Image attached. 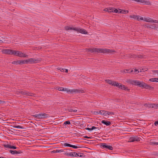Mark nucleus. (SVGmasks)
<instances>
[{
    "label": "nucleus",
    "mask_w": 158,
    "mask_h": 158,
    "mask_svg": "<svg viewBox=\"0 0 158 158\" xmlns=\"http://www.w3.org/2000/svg\"><path fill=\"white\" fill-rule=\"evenodd\" d=\"M102 123L106 125V126H108L111 124V122L107 120H103L102 121Z\"/></svg>",
    "instance_id": "a211bd4d"
},
{
    "label": "nucleus",
    "mask_w": 158,
    "mask_h": 158,
    "mask_svg": "<svg viewBox=\"0 0 158 158\" xmlns=\"http://www.w3.org/2000/svg\"><path fill=\"white\" fill-rule=\"evenodd\" d=\"M71 147L73 148H81V147H78L77 146L72 145Z\"/></svg>",
    "instance_id": "a18cd8bd"
},
{
    "label": "nucleus",
    "mask_w": 158,
    "mask_h": 158,
    "mask_svg": "<svg viewBox=\"0 0 158 158\" xmlns=\"http://www.w3.org/2000/svg\"><path fill=\"white\" fill-rule=\"evenodd\" d=\"M104 112V110H101L99 112V114H100L101 115H102L103 113Z\"/></svg>",
    "instance_id": "49530a36"
},
{
    "label": "nucleus",
    "mask_w": 158,
    "mask_h": 158,
    "mask_svg": "<svg viewBox=\"0 0 158 158\" xmlns=\"http://www.w3.org/2000/svg\"><path fill=\"white\" fill-rule=\"evenodd\" d=\"M11 53H10V54L13 55H16L17 56L18 51H16L15 50H12V51H11Z\"/></svg>",
    "instance_id": "cd10ccee"
},
{
    "label": "nucleus",
    "mask_w": 158,
    "mask_h": 158,
    "mask_svg": "<svg viewBox=\"0 0 158 158\" xmlns=\"http://www.w3.org/2000/svg\"><path fill=\"white\" fill-rule=\"evenodd\" d=\"M11 51H12V50L8 49H5L3 50L2 52L3 53L5 54H10V53H11Z\"/></svg>",
    "instance_id": "2eb2a0df"
},
{
    "label": "nucleus",
    "mask_w": 158,
    "mask_h": 158,
    "mask_svg": "<svg viewBox=\"0 0 158 158\" xmlns=\"http://www.w3.org/2000/svg\"><path fill=\"white\" fill-rule=\"evenodd\" d=\"M147 70H148V69H147V68H146V69H145L144 70L143 69H142V70H143V71H147Z\"/></svg>",
    "instance_id": "774afa93"
},
{
    "label": "nucleus",
    "mask_w": 158,
    "mask_h": 158,
    "mask_svg": "<svg viewBox=\"0 0 158 158\" xmlns=\"http://www.w3.org/2000/svg\"><path fill=\"white\" fill-rule=\"evenodd\" d=\"M104 11L108 12V8H106L104 9Z\"/></svg>",
    "instance_id": "4d7b16f0"
},
{
    "label": "nucleus",
    "mask_w": 158,
    "mask_h": 158,
    "mask_svg": "<svg viewBox=\"0 0 158 158\" xmlns=\"http://www.w3.org/2000/svg\"><path fill=\"white\" fill-rule=\"evenodd\" d=\"M68 111H69V112H76L77 111V110H73L71 108H70V109H69L68 110Z\"/></svg>",
    "instance_id": "72a5a7b5"
},
{
    "label": "nucleus",
    "mask_w": 158,
    "mask_h": 158,
    "mask_svg": "<svg viewBox=\"0 0 158 158\" xmlns=\"http://www.w3.org/2000/svg\"><path fill=\"white\" fill-rule=\"evenodd\" d=\"M158 26L157 25H156L155 24H151L150 25V28H152V29H155L156 28V26Z\"/></svg>",
    "instance_id": "b1692460"
},
{
    "label": "nucleus",
    "mask_w": 158,
    "mask_h": 158,
    "mask_svg": "<svg viewBox=\"0 0 158 158\" xmlns=\"http://www.w3.org/2000/svg\"><path fill=\"white\" fill-rule=\"evenodd\" d=\"M155 125H158V121H156L155 123Z\"/></svg>",
    "instance_id": "052dcab7"
},
{
    "label": "nucleus",
    "mask_w": 158,
    "mask_h": 158,
    "mask_svg": "<svg viewBox=\"0 0 158 158\" xmlns=\"http://www.w3.org/2000/svg\"><path fill=\"white\" fill-rule=\"evenodd\" d=\"M84 138H86V139H89V138H90V137H89L87 136H84Z\"/></svg>",
    "instance_id": "69168bd1"
},
{
    "label": "nucleus",
    "mask_w": 158,
    "mask_h": 158,
    "mask_svg": "<svg viewBox=\"0 0 158 158\" xmlns=\"http://www.w3.org/2000/svg\"><path fill=\"white\" fill-rule=\"evenodd\" d=\"M78 154H81V153H77L75 152H71L70 153L65 152L64 153V155L67 156H75L77 157L78 156Z\"/></svg>",
    "instance_id": "6e6552de"
},
{
    "label": "nucleus",
    "mask_w": 158,
    "mask_h": 158,
    "mask_svg": "<svg viewBox=\"0 0 158 158\" xmlns=\"http://www.w3.org/2000/svg\"><path fill=\"white\" fill-rule=\"evenodd\" d=\"M75 123L77 124H80V122L78 121L75 122Z\"/></svg>",
    "instance_id": "bf43d9fd"
},
{
    "label": "nucleus",
    "mask_w": 158,
    "mask_h": 158,
    "mask_svg": "<svg viewBox=\"0 0 158 158\" xmlns=\"http://www.w3.org/2000/svg\"><path fill=\"white\" fill-rule=\"evenodd\" d=\"M60 152L59 150H53L51 152L52 153H57Z\"/></svg>",
    "instance_id": "79ce46f5"
},
{
    "label": "nucleus",
    "mask_w": 158,
    "mask_h": 158,
    "mask_svg": "<svg viewBox=\"0 0 158 158\" xmlns=\"http://www.w3.org/2000/svg\"><path fill=\"white\" fill-rule=\"evenodd\" d=\"M32 58H31L28 59L27 60H23V61L24 62V64H27V63H30V64L32 63Z\"/></svg>",
    "instance_id": "6ab92c4d"
},
{
    "label": "nucleus",
    "mask_w": 158,
    "mask_h": 158,
    "mask_svg": "<svg viewBox=\"0 0 158 158\" xmlns=\"http://www.w3.org/2000/svg\"><path fill=\"white\" fill-rule=\"evenodd\" d=\"M34 117L37 118L39 119H44L47 118L49 117V115L45 113H43L41 114H35L33 115Z\"/></svg>",
    "instance_id": "f03ea898"
},
{
    "label": "nucleus",
    "mask_w": 158,
    "mask_h": 158,
    "mask_svg": "<svg viewBox=\"0 0 158 158\" xmlns=\"http://www.w3.org/2000/svg\"><path fill=\"white\" fill-rule=\"evenodd\" d=\"M109 114L108 115H109L110 114H112V115H114V113L112 112H109L108 113Z\"/></svg>",
    "instance_id": "3c124183"
},
{
    "label": "nucleus",
    "mask_w": 158,
    "mask_h": 158,
    "mask_svg": "<svg viewBox=\"0 0 158 158\" xmlns=\"http://www.w3.org/2000/svg\"><path fill=\"white\" fill-rule=\"evenodd\" d=\"M64 146L65 147H71L72 145H71L69 143H64L63 144Z\"/></svg>",
    "instance_id": "473e14b6"
},
{
    "label": "nucleus",
    "mask_w": 158,
    "mask_h": 158,
    "mask_svg": "<svg viewBox=\"0 0 158 158\" xmlns=\"http://www.w3.org/2000/svg\"><path fill=\"white\" fill-rule=\"evenodd\" d=\"M32 63H37L39 61V60L37 59H35L34 58H32Z\"/></svg>",
    "instance_id": "e433bc0d"
},
{
    "label": "nucleus",
    "mask_w": 158,
    "mask_h": 158,
    "mask_svg": "<svg viewBox=\"0 0 158 158\" xmlns=\"http://www.w3.org/2000/svg\"><path fill=\"white\" fill-rule=\"evenodd\" d=\"M64 124L65 125L68 124L69 125L70 124V123L69 121H67L64 122Z\"/></svg>",
    "instance_id": "ea45409f"
},
{
    "label": "nucleus",
    "mask_w": 158,
    "mask_h": 158,
    "mask_svg": "<svg viewBox=\"0 0 158 158\" xmlns=\"http://www.w3.org/2000/svg\"><path fill=\"white\" fill-rule=\"evenodd\" d=\"M150 144L152 145H158V142H151Z\"/></svg>",
    "instance_id": "c9c22d12"
},
{
    "label": "nucleus",
    "mask_w": 158,
    "mask_h": 158,
    "mask_svg": "<svg viewBox=\"0 0 158 158\" xmlns=\"http://www.w3.org/2000/svg\"><path fill=\"white\" fill-rule=\"evenodd\" d=\"M80 126L81 127H83L84 126L83 124L82 123H80Z\"/></svg>",
    "instance_id": "13d9d810"
},
{
    "label": "nucleus",
    "mask_w": 158,
    "mask_h": 158,
    "mask_svg": "<svg viewBox=\"0 0 158 158\" xmlns=\"http://www.w3.org/2000/svg\"><path fill=\"white\" fill-rule=\"evenodd\" d=\"M123 88L122 89H123L124 90H129V89H127V87H126L125 85H123L122 86Z\"/></svg>",
    "instance_id": "4c0bfd02"
},
{
    "label": "nucleus",
    "mask_w": 158,
    "mask_h": 158,
    "mask_svg": "<svg viewBox=\"0 0 158 158\" xmlns=\"http://www.w3.org/2000/svg\"><path fill=\"white\" fill-rule=\"evenodd\" d=\"M82 154L83 153H81V154H78V156L82 157L83 156V155H82Z\"/></svg>",
    "instance_id": "6e6d98bb"
},
{
    "label": "nucleus",
    "mask_w": 158,
    "mask_h": 158,
    "mask_svg": "<svg viewBox=\"0 0 158 158\" xmlns=\"http://www.w3.org/2000/svg\"><path fill=\"white\" fill-rule=\"evenodd\" d=\"M131 58H136L138 57L139 58H143V56L141 55H131V56H130Z\"/></svg>",
    "instance_id": "412c9836"
},
{
    "label": "nucleus",
    "mask_w": 158,
    "mask_h": 158,
    "mask_svg": "<svg viewBox=\"0 0 158 158\" xmlns=\"http://www.w3.org/2000/svg\"><path fill=\"white\" fill-rule=\"evenodd\" d=\"M139 17H140V16H138V19H137V20L138 21H140V20H144V19H143V18L142 17H140V18H139Z\"/></svg>",
    "instance_id": "37998d69"
},
{
    "label": "nucleus",
    "mask_w": 158,
    "mask_h": 158,
    "mask_svg": "<svg viewBox=\"0 0 158 158\" xmlns=\"http://www.w3.org/2000/svg\"><path fill=\"white\" fill-rule=\"evenodd\" d=\"M141 139V138L137 136H133L129 138V142H133L135 141H140Z\"/></svg>",
    "instance_id": "423d86ee"
},
{
    "label": "nucleus",
    "mask_w": 158,
    "mask_h": 158,
    "mask_svg": "<svg viewBox=\"0 0 158 158\" xmlns=\"http://www.w3.org/2000/svg\"><path fill=\"white\" fill-rule=\"evenodd\" d=\"M12 63L13 64L17 65L18 64H24V62L23 60H19L14 61L12 62Z\"/></svg>",
    "instance_id": "9b49d317"
},
{
    "label": "nucleus",
    "mask_w": 158,
    "mask_h": 158,
    "mask_svg": "<svg viewBox=\"0 0 158 158\" xmlns=\"http://www.w3.org/2000/svg\"><path fill=\"white\" fill-rule=\"evenodd\" d=\"M92 113H94V114H96V115L99 114V112L96 111H93V112H92Z\"/></svg>",
    "instance_id": "8fccbe9b"
},
{
    "label": "nucleus",
    "mask_w": 158,
    "mask_h": 158,
    "mask_svg": "<svg viewBox=\"0 0 158 158\" xmlns=\"http://www.w3.org/2000/svg\"><path fill=\"white\" fill-rule=\"evenodd\" d=\"M17 56L20 57H26L28 56V55H26L25 54L22 53L21 52L18 51Z\"/></svg>",
    "instance_id": "ddd939ff"
},
{
    "label": "nucleus",
    "mask_w": 158,
    "mask_h": 158,
    "mask_svg": "<svg viewBox=\"0 0 158 158\" xmlns=\"http://www.w3.org/2000/svg\"><path fill=\"white\" fill-rule=\"evenodd\" d=\"M119 9H118V10L117 9H115L114 8H113V9L114 10L113 12H115L116 13H120L119 12L120 10H119Z\"/></svg>",
    "instance_id": "2f4dec72"
},
{
    "label": "nucleus",
    "mask_w": 158,
    "mask_h": 158,
    "mask_svg": "<svg viewBox=\"0 0 158 158\" xmlns=\"http://www.w3.org/2000/svg\"><path fill=\"white\" fill-rule=\"evenodd\" d=\"M145 106H147L149 108H153L156 109V104H145Z\"/></svg>",
    "instance_id": "dca6fc26"
},
{
    "label": "nucleus",
    "mask_w": 158,
    "mask_h": 158,
    "mask_svg": "<svg viewBox=\"0 0 158 158\" xmlns=\"http://www.w3.org/2000/svg\"><path fill=\"white\" fill-rule=\"evenodd\" d=\"M64 91H66L68 93L70 92L71 94H78L83 93V90L79 89H64Z\"/></svg>",
    "instance_id": "20e7f679"
},
{
    "label": "nucleus",
    "mask_w": 158,
    "mask_h": 158,
    "mask_svg": "<svg viewBox=\"0 0 158 158\" xmlns=\"http://www.w3.org/2000/svg\"><path fill=\"white\" fill-rule=\"evenodd\" d=\"M133 72V70H130H130H129V73H131Z\"/></svg>",
    "instance_id": "e2e57ef3"
},
{
    "label": "nucleus",
    "mask_w": 158,
    "mask_h": 158,
    "mask_svg": "<svg viewBox=\"0 0 158 158\" xmlns=\"http://www.w3.org/2000/svg\"><path fill=\"white\" fill-rule=\"evenodd\" d=\"M157 78H153L149 79V81L151 82H157Z\"/></svg>",
    "instance_id": "a878e982"
},
{
    "label": "nucleus",
    "mask_w": 158,
    "mask_h": 158,
    "mask_svg": "<svg viewBox=\"0 0 158 158\" xmlns=\"http://www.w3.org/2000/svg\"><path fill=\"white\" fill-rule=\"evenodd\" d=\"M125 70V73H129V70H130V69H126Z\"/></svg>",
    "instance_id": "864d4df0"
},
{
    "label": "nucleus",
    "mask_w": 158,
    "mask_h": 158,
    "mask_svg": "<svg viewBox=\"0 0 158 158\" xmlns=\"http://www.w3.org/2000/svg\"><path fill=\"white\" fill-rule=\"evenodd\" d=\"M151 24L150 23H146L145 25V26L147 28H150Z\"/></svg>",
    "instance_id": "a19ab883"
},
{
    "label": "nucleus",
    "mask_w": 158,
    "mask_h": 158,
    "mask_svg": "<svg viewBox=\"0 0 158 158\" xmlns=\"http://www.w3.org/2000/svg\"><path fill=\"white\" fill-rule=\"evenodd\" d=\"M12 127L13 128H21V129H23L24 128V127H22L20 126H19V125H18V126L14 125V126H12Z\"/></svg>",
    "instance_id": "c756f323"
},
{
    "label": "nucleus",
    "mask_w": 158,
    "mask_h": 158,
    "mask_svg": "<svg viewBox=\"0 0 158 158\" xmlns=\"http://www.w3.org/2000/svg\"><path fill=\"white\" fill-rule=\"evenodd\" d=\"M59 70H60V71L62 72H64V69H58Z\"/></svg>",
    "instance_id": "5fc2aeb1"
},
{
    "label": "nucleus",
    "mask_w": 158,
    "mask_h": 158,
    "mask_svg": "<svg viewBox=\"0 0 158 158\" xmlns=\"http://www.w3.org/2000/svg\"><path fill=\"white\" fill-rule=\"evenodd\" d=\"M152 23H158V21L157 20H152Z\"/></svg>",
    "instance_id": "603ef678"
},
{
    "label": "nucleus",
    "mask_w": 158,
    "mask_h": 158,
    "mask_svg": "<svg viewBox=\"0 0 158 158\" xmlns=\"http://www.w3.org/2000/svg\"><path fill=\"white\" fill-rule=\"evenodd\" d=\"M97 127H94V126H93L91 128H89L88 127H86L85 128V129L89 131H92L94 129H97Z\"/></svg>",
    "instance_id": "bb28decb"
},
{
    "label": "nucleus",
    "mask_w": 158,
    "mask_h": 158,
    "mask_svg": "<svg viewBox=\"0 0 158 158\" xmlns=\"http://www.w3.org/2000/svg\"><path fill=\"white\" fill-rule=\"evenodd\" d=\"M138 16L136 15H130L129 17L131 18H133L134 19L137 20L138 19Z\"/></svg>",
    "instance_id": "393cba45"
},
{
    "label": "nucleus",
    "mask_w": 158,
    "mask_h": 158,
    "mask_svg": "<svg viewBox=\"0 0 158 158\" xmlns=\"http://www.w3.org/2000/svg\"><path fill=\"white\" fill-rule=\"evenodd\" d=\"M100 147L103 149H105L106 150H113V147L110 145H109L107 143H102L100 144Z\"/></svg>",
    "instance_id": "39448f33"
},
{
    "label": "nucleus",
    "mask_w": 158,
    "mask_h": 158,
    "mask_svg": "<svg viewBox=\"0 0 158 158\" xmlns=\"http://www.w3.org/2000/svg\"><path fill=\"white\" fill-rule=\"evenodd\" d=\"M129 82L131 84L139 86L140 87V86H141L142 84V82H139L137 80H131Z\"/></svg>",
    "instance_id": "0eeeda50"
},
{
    "label": "nucleus",
    "mask_w": 158,
    "mask_h": 158,
    "mask_svg": "<svg viewBox=\"0 0 158 158\" xmlns=\"http://www.w3.org/2000/svg\"><path fill=\"white\" fill-rule=\"evenodd\" d=\"M144 20L146 22L152 23V19L150 18H144Z\"/></svg>",
    "instance_id": "5701e85b"
},
{
    "label": "nucleus",
    "mask_w": 158,
    "mask_h": 158,
    "mask_svg": "<svg viewBox=\"0 0 158 158\" xmlns=\"http://www.w3.org/2000/svg\"><path fill=\"white\" fill-rule=\"evenodd\" d=\"M156 109L158 108V104H156Z\"/></svg>",
    "instance_id": "338daca9"
},
{
    "label": "nucleus",
    "mask_w": 158,
    "mask_h": 158,
    "mask_svg": "<svg viewBox=\"0 0 158 158\" xmlns=\"http://www.w3.org/2000/svg\"><path fill=\"white\" fill-rule=\"evenodd\" d=\"M113 9V8H111L108 9V12H113L114 11Z\"/></svg>",
    "instance_id": "c03bdc74"
},
{
    "label": "nucleus",
    "mask_w": 158,
    "mask_h": 158,
    "mask_svg": "<svg viewBox=\"0 0 158 158\" xmlns=\"http://www.w3.org/2000/svg\"><path fill=\"white\" fill-rule=\"evenodd\" d=\"M19 92L22 95H25L27 96H32V94L26 91H20Z\"/></svg>",
    "instance_id": "f8f14e48"
},
{
    "label": "nucleus",
    "mask_w": 158,
    "mask_h": 158,
    "mask_svg": "<svg viewBox=\"0 0 158 158\" xmlns=\"http://www.w3.org/2000/svg\"><path fill=\"white\" fill-rule=\"evenodd\" d=\"M123 85H122L120 83V84L118 86V88H119L120 89H122L123 88H122Z\"/></svg>",
    "instance_id": "09e8293b"
},
{
    "label": "nucleus",
    "mask_w": 158,
    "mask_h": 158,
    "mask_svg": "<svg viewBox=\"0 0 158 158\" xmlns=\"http://www.w3.org/2000/svg\"><path fill=\"white\" fill-rule=\"evenodd\" d=\"M58 89L59 91H64V88L59 87Z\"/></svg>",
    "instance_id": "58836bf2"
},
{
    "label": "nucleus",
    "mask_w": 158,
    "mask_h": 158,
    "mask_svg": "<svg viewBox=\"0 0 158 158\" xmlns=\"http://www.w3.org/2000/svg\"><path fill=\"white\" fill-rule=\"evenodd\" d=\"M152 71L153 73H158V70H152Z\"/></svg>",
    "instance_id": "de8ad7c7"
},
{
    "label": "nucleus",
    "mask_w": 158,
    "mask_h": 158,
    "mask_svg": "<svg viewBox=\"0 0 158 158\" xmlns=\"http://www.w3.org/2000/svg\"><path fill=\"white\" fill-rule=\"evenodd\" d=\"M3 146L4 147L6 148H12L13 149H16L17 147L15 146H11L9 144H4Z\"/></svg>",
    "instance_id": "f3484780"
},
{
    "label": "nucleus",
    "mask_w": 158,
    "mask_h": 158,
    "mask_svg": "<svg viewBox=\"0 0 158 158\" xmlns=\"http://www.w3.org/2000/svg\"><path fill=\"white\" fill-rule=\"evenodd\" d=\"M134 72H137V73H139V71H138V70H137V69H135V71H134Z\"/></svg>",
    "instance_id": "680f3d73"
},
{
    "label": "nucleus",
    "mask_w": 158,
    "mask_h": 158,
    "mask_svg": "<svg viewBox=\"0 0 158 158\" xmlns=\"http://www.w3.org/2000/svg\"><path fill=\"white\" fill-rule=\"evenodd\" d=\"M10 152L12 154H18L21 153L22 152L21 150L19 151H16V150H11L10 151Z\"/></svg>",
    "instance_id": "4468645a"
},
{
    "label": "nucleus",
    "mask_w": 158,
    "mask_h": 158,
    "mask_svg": "<svg viewBox=\"0 0 158 158\" xmlns=\"http://www.w3.org/2000/svg\"><path fill=\"white\" fill-rule=\"evenodd\" d=\"M106 82H107L108 84L111 85H113V83L114 81H112L111 80H106Z\"/></svg>",
    "instance_id": "c85d7f7f"
},
{
    "label": "nucleus",
    "mask_w": 158,
    "mask_h": 158,
    "mask_svg": "<svg viewBox=\"0 0 158 158\" xmlns=\"http://www.w3.org/2000/svg\"><path fill=\"white\" fill-rule=\"evenodd\" d=\"M140 87H142L146 89H154L153 87H152L143 82H142V85H141V86H140Z\"/></svg>",
    "instance_id": "1a4fd4ad"
},
{
    "label": "nucleus",
    "mask_w": 158,
    "mask_h": 158,
    "mask_svg": "<svg viewBox=\"0 0 158 158\" xmlns=\"http://www.w3.org/2000/svg\"><path fill=\"white\" fill-rule=\"evenodd\" d=\"M76 29L77 30H75V31L79 32L82 34H88V32L84 29H81L76 27Z\"/></svg>",
    "instance_id": "9d476101"
},
{
    "label": "nucleus",
    "mask_w": 158,
    "mask_h": 158,
    "mask_svg": "<svg viewBox=\"0 0 158 158\" xmlns=\"http://www.w3.org/2000/svg\"><path fill=\"white\" fill-rule=\"evenodd\" d=\"M120 83H118L117 82L114 81L113 83V85L118 87Z\"/></svg>",
    "instance_id": "7c9ffc66"
},
{
    "label": "nucleus",
    "mask_w": 158,
    "mask_h": 158,
    "mask_svg": "<svg viewBox=\"0 0 158 158\" xmlns=\"http://www.w3.org/2000/svg\"><path fill=\"white\" fill-rule=\"evenodd\" d=\"M64 91H66L68 93L70 92L71 94H78L83 93V90L79 89H64Z\"/></svg>",
    "instance_id": "7ed1b4c3"
},
{
    "label": "nucleus",
    "mask_w": 158,
    "mask_h": 158,
    "mask_svg": "<svg viewBox=\"0 0 158 158\" xmlns=\"http://www.w3.org/2000/svg\"><path fill=\"white\" fill-rule=\"evenodd\" d=\"M87 52H95L97 53H110L113 54L115 51L110 50L108 49H102V48H88L86 49Z\"/></svg>",
    "instance_id": "f257e3e1"
},
{
    "label": "nucleus",
    "mask_w": 158,
    "mask_h": 158,
    "mask_svg": "<svg viewBox=\"0 0 158 158\" xmlns=\"http://www.w3.org/2000/svg\"><path fill=\"white\" fill-rule=\"evenodd\" d=\"M109 113V111H105L104 110V112L103 113L102 115L104 116H106L107 114L108 115L109 114L108 113Z\"/></svg>",
    "instance_id": "f704fd0d"
},
{
    "label": "nucleus",
    "mask_w": 158,
    "mask_h": 158,
    "mask_svg": "<svg viewBox=\"0 0 158 158\" xmlns=\"http://www.w3.org/2000/svg\"><path fill=\"white\" fill-rule=\"evenodd\" d=\"M64 70H65V72L66 73H67L68 72V70L67 69H64Z\"/></svg>",
    "instance_id": "0e129e2a"
},
{
    "label": "nucleus",
    "mask_w": 158,
    "mask_h": 158,
    "mask_svg": "<svg viewBox=\"0 0 158 158\" xmlns=\"http://www.w3.org/2000/svg\"><path fill=\"white\" fill-rule=\"evenodd\" d=\"M119 10H120L119 12L120 13H122L123 14H126V13H128L129 11L128 10H121L120 9H119Z\"/></svg>",
    "instance_id": "4be33fe9"
},
{
    "label": "nucleus",
    "mask_w": 158,
    "mask_h": 158,
    "mask_svg": "<svg viewBox=\"0 0 158 158\" xmlns=\"http://www.w3.org/2000/svg\"><path fill=\"white\" fill-rule=\"evenodd\" d=\"M65 30H73L74 31H75V30H77L76 29V27H70L68 26H65Z\"/></svg>",
    "instance_id": "aec40b11"
}]
</instances>
